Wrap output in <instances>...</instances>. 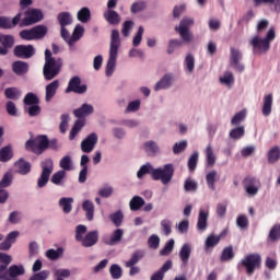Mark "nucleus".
<instances>
[{"label":"nucleus","mask_w":280,"mask_h":280,"mask_svg":"<svg viewBox=\"0 0 280 280\" xmlns=\"http://www.w3.org/2000/svg\"><path fill=\"white\" fill-rule=\"evenodd\" d=\"M198 156H199L198 151H195L188 159L189 172H196V167H198Z\"/></svg>","instance_id":"8fccbe9b"},{"label":"nucleus","mask_w":280,"mask_h":280,"mask_svg":"<svg viewBox=\"0 0 280 280\" xmlns=\"http://www.w3.org/2000/svg\"><path fill=\"white\" fill-rule=\"evenodd\" d=\"M74 240L80 242L83 248H91L100 242V233L97 231L86 233V225L80 224L75 228Z\"/></svg>","instance_id":"39448f33"},{"label":"nucleus","mask_w":280,"mask_h":280,"mask_svg":"<svg viewBox=\"0 0 280 280\" xmlns=\"http://www.w3.org/2000/svg\"><path fill=\"white\" fill-rule=\"evenodd\" d=\"M119 47H121V38L119 37V31L112 30L110 43H109V56L106 66V75H113L115 71V65H117V54H119Z\"/></svg>","instance_id":"7ed1b4c3"},{"label":"nucleus","mask_w":280,"mask_h":280,"mask_svg":"<svg viewBox=\"0 0 280 280\" xmlns=\"http://www.w3.org/2000/svg\"><path fill=\"white\" fill-rule=\"evenodd\" d=\"M4 97H7V100L16 101L21 97V90H19V88H7L4 90Z\"/></svg>","instance_id":"e433bc0d"},{"label":"nucleus","mask_w":280,"mask_h":280,"mask_svg":"<svg viewBox=\"0 0 280 280\" xmlns=\"http://www.w3.org/2000/svg\"><path fill=\"white\" fill-rule=\"evenodd\" d=\"M194 25V19L191 18H184L180 23L179 26L175 27V32H178L182 40H184V43H191V40H194V34L191 33V31H189V28Z\"/></svg>","instance_id":"9d476101"},{"label":"nucleus","mask_w":280,"mask_h":280,"mask_svg":"<svg viewBox=\"0 0 280 280\" xmlns=\"http://www.w3.org/2000/svg\"><path fill=\"white\" fill-rule=\"evenodd\" d=\"M145 205V199L141 196H133L129 201L130 211H140V209Z\"/></svg>","instance_id":"2f4dec72"},{"label":"nucleus","mask_w":280,"mask_h":280,"mask_svg":"<svg viewBox=\"0 0 280 280\" xmlns=\"http://www.w3.org/2000/svg\"><path fill=\"white\" fill-rule=\"evenodd\" d=\"M62 255V248L58 249H48L46 252V257L48 259H51V261H56V259H59V257Z\"/></svg>","instance_id":"680f3d73"},{"label":"nucleus","mask_w":280,"mask_h":280,"mask_svg":"<svg viewBox=\"0 0 280 280\" xmlns=\"http://www.w3.org/2000/svg\"><path fill=\"white\" fill-rule=\"evenodd\" d=\"M145 257V252L143 249H137L132 253L131 258L126 261V268H130L132 266H137L138 261H141Z\"/></svg>","instance_id":"c85d7f7f"},{"label":"nucleus","mask_w":280,"mask_h":280,"mask_svg":"<svg viewBox=\"0 0 280 280\" xmlns=\"http://www.w3.org/2000/svg\"><path fill=\"white\" fill-rule=\"evenodd\" d=\"M172 250H174V238H171L165 246L160 250V255L162 257H166L167 255H170L172 253Z\"/></svg>","instance_id":"4d7b16f0"},{"label":"nucleus","mask_w":280,"mask_h":280,"mask_svg":"<svg viewBox=\"0 0 280 280\" xmlns=\"http://www.w3.org/2000/svg\"><path fill=\"white\" fill-rule=\"evenodd\" d=\"M57 21L59 22L60 27H67V25H71V23H73V19L69 12L59 13Z\"/></svg>","instance_id":"72a5a7b5"},{"label":"nucleus","mask_w":280,"mask_h":280,"mask_svg":"<svg viewBox=\"0 0 280 280\" xmlns=\"http://www.w3.org/2000/svg\"><path fill=\"white\" fill-rule=\"evenodd\" d=\"M272 102H273L272 93L266 94L262 97L261 113H262L264 117H269V115L272 113Z\"/></svg>","instance_id":"aec40b11"},{"label":"nucleus","mask_w":280,"mask_h":280,"mask_svg":"<svg viewBox=\"0 0 280 280\" xmlns=\"http://www.w3.org/2000/svg\"><path fill=\"white\" fill-rule=\"evenodd\" d=\"M215 178H218V171H211L206 175V183L212 191H215Z\"/></svg>","instance_id":"79ce46f5"},{"label":"nucleus","mask_w":280,"mask_h":280,"mask_svg":"<svg viewBox=\"0 0 280 280\" xmlns=\"http://www.w3.org/2000/svg\"><path fill=\"white\" fill-rule=\"evenodd\" d=\"M21 13H18L12 20L8 16H0V30H12L21 23Z\"/></svg>","instance_id":"f3484780"},{"label":"nucleus","mask_w":280,"mask_h":280,"mask_svg":"<svg viewBox=\"0 0 280 280\" xmlns=\"http://www.w3.org/2000/svg\"><path fill=\"white\" fill-rule=\"evenodd\" d=\"M0 43L2 47L12 49L14 47V37L12 35H0Z\"/></svg>","instance_id":"49530a36"},{"label":"nucleus","mask_w":280,"mask_h":280,"mask_svg":"<svg viewBox=\"0 0 280 280\" xmlns=\"http://www.w3.org/2000/svg\"><path fill=\"white\" fill-rule=\"evenodd\" d=\"M185 191H198V183L196 180L188 178L184 184Z\"/></svg>","instance_id":"0e129e2a"},{"label":"nucleus","mask_w":280,"mask_h":280,"mask_svg":"<svg viewBox=\"0 0 280 280\" xmlns=\"http://www.w3.org/2000/svg\"><path fill=\"white\" fill-rule=\"evenodd\" d=\"M82 209L83 211H85V215L89 222L93 221V218L95 215V205H93V201L91 200L83 201Z\"/></svg>","instance_id":"c756f323"},{"label":"nucleus","mask_w":280,"mask_h":280,"mask_svg":"<svg viewBox=\"0 0 280 280\" xmlns=\"http://www.w3.org/2000/svg\"><path fill=\"white\" fill-rule=\"evenodd\" d=\"M178 255L182 261V266H187L189 264V257H191V245L187 243L184 244L179 249Z\"/></svg>","instance_id":"5701e85b"},{"label":"nucleus","mask_w":280,"mask_h":280,"mask_svg":"<svg viewBox=\"0 0 280 280\" xmlns=\"http://www.w3.org/2000/svg\"><path fill=\"white\" fill-rule=\"evenodd\" d=\"M33 30V37L35 40L43 39L44 36H47V26L45 25H37L32 27Z\"/></svg>","instance_id":"c9c22d12"},{"label":"nucleus","mask_w":280,"mask_h":280,"mask_svg":"<svg viewBox=\"0 0 280 280\" xmlns=\"http://www.w3.org/2000/svg\"><path fill=\"white\" fill-rule=\"evenodd\" d=\"M73 198L62 197L59 200V207L62 208L63 213H69L73 209Z\"/></svg>","instance_id":"58836bf2"},{"label":"nucleus","mask_w":280,"mask_h":280,"mask_svg":"<svg viewBox=\"0 0 280 280\" xmlns=\"http://www.w3.org/2000/svg\"><path fill=\"white\" fill-rule=\"evenodd\" d=\"M77 19L81 23H89L91 21V10L86 7H83L78 13Z\"/></svg>","instance_id":"4c0bfd02"},{"label":"nucleus","mask_w":280,"mask_h":280,"mask_svg":"<svg viewBox=\"0 0 280 280\" xmlns=\"http://www.w3.org/2000/svg\"><path fill=\"white\" fill-rule=\"evenodd\" d=\"M145 174H150L154 180H161L163 185H167L174 178V164H165L163 168H154L152 164L142 165L137 172V177L142 178Z\"/></svg>","instance_id":"f257e3e1"},{"label":"nucleus","mask_w":280,"mask_h":280,"mask_svg":"<svg viewBox=\"0 0 280 280\" xmlns=\"http://www.w3.org/2000/svg\"><path fill=\"white\" fill-rule=\"evenodd\" d=\"M121 240H124V230L116 229L109 236L105 244L107 246H117V244H121Z\"/></svg>","instance_id":"4be33fe9"},{"label":"nucleus","mask_w":280,"mask_h":280,"mask_svg":"<svg viewBox=\"0 0 280 280\" xmlns=\"http://www.w3.org/2000/svg\"><path fill=\"white\" fill-rule=\"evenodd\" d=\"M186 69L189 73H194V68L196 67V59L194 55L189 54L186 56L185 59Z\"/></svg>","instance_id":"13d9d810"},{"label":"nucleus","mask_w":280,"mask_h":280,"mask_svg":"<svg viewBox=\"0 0 280 280\" xmlns=\"http://www.w3.org/2000/svg\"><path fill=\"white\" fill-rule=\"evenodd\" d=\"M49 277V271L43 270L38 273L33 275L28 280H47Z\"/></svg>","instance_id":"774afa93"},{"label":"nucleus","mask_w":280,"mask_h":280,"mask_svg":"<svg viewBox=\"0 0 280 280\" xmlns=\"http://www.w3.org/2000/svg\"><path fill=\"white\" fill-rule=\"evenodd\" d=\"M12 256L0 253V280H21L25 275V266L11 265Z\"/></svg>","instance_id":"f03ea898"},{"label":"nucleus","mask_w":280,"mask_h":280,"mask_svg":"<svg viewBox=\"0 0 280 280\" xmlns=\"http://www.w3.org/2000/svg\"><path fill=\"white\" fill-rule=\"evenodd\" d=\"M24 106H33L35 104H40V98L32 92L27 93L23 98Z\"/></svg>","instance_id":"a19ab883"},{"label":"nucleus","mask_w":280,"mask_h":280,"mask_svg":"<svg viewBox=\"0 0 280 280\" xmlns=\"http://www.w3.org/2000/svg\"><path fill=\"white\" fill-rule=\"evenodd\" d=\"M206 156H207V164L210 167H213L215 165V154L213 153V147L209 144L206 149Z\"/></svg>","instance_id":"09e8293b"},{"label":"nucleus","mask_w":280,"mask_h":280,"mask_svg":"<svg viewBox=\"0 0 280 280\" xmlns=\"http://www.w3.org/2000/svg\"><path fill=\"white\" fill-rule=\"evenodd\" d=\"M25 110L28 113L30 117H38L42 109L38 106V104H35V105H28V107H25Z\"/></svg>","instance_id":"69168bd1"},{"label":"nucleus","mask_w":280,"mask_h":280,"mask_svg":"<svg viewBox=\"0 0 280 280\" xmlns=\"http://www.w3.org/2000/svg\"><path fill=\"white\" fill-rule=\"evenodd\" d=\"M177 47H183V42L180 39H171L168 42V48H167V54H174V51L177 49Z\"/></svg>","instance_id":"e2e57ef3"},{"label":"nucleus","mask_w":280,"mask_h":280,"mask_svg":"<svg viewBox=\"0 0 280 280\" xmlns=\"http://www.w3.org/2000/svg\"><path fill=\"white\" fill-rule=\"evenodd\" d=\"M246 133V130L244 127H236L230 131V138L234 140H240L244 135Z\"/></svg>","instance_id":"603ef678"},{"label":"nucleus","mask_w":280,"mask_h":280,"mask_svg":"<svg viewBox=\"0 0 280 280\" xmlns=\"http://www.w3.org/2000/svg\"><path fill=\"white\" fill-rule=\"evenodd\" d=\"M60 88V81L55 80L50 82L48 85H46V102H50L56 97V93H58V89Z\"/></svg>","instance_id":"412c9836"},{"label":"nucleus","mask_w":280,"mask_h":280,"mask_svg":"<svg viewBox=\"0 0 280 280\" xmlns=\"http://www.w3.org/2000/svg\"><path fill=\"white\" fill-rule=\"evenodd\" d=\"M15 58L28 59L36 54L33 45H18L13 49Z\"/></svg>","instance_id":"2eb2a0df"},{"label":"nucleus","mask_w":280,"mask_h":280,"mask_svg":"<svg viewBox=\"0 0 280 280\" xmlns=\"http://www.w3.org/2000/svg\"><path fill=\"white\" fill-rule=\"evenodd\" d=\"M71 164H72V162H71L70 155L63 156L59 162V166L61 167V171H63V172H70Z\"/></svg>","instance_id":"5fc2aeb1"},{"label":"nucleus","mask_w":280,"mask_h":280,"mask_svg":"<svg viewBox=\"0 0 280 280\" xmlns=\"http://www.w3.org/2000/svg\"><path fill=\"white\" fill-rule=\"evenodd\" d=\"M15 168L18 170V174L25 176L32 172V164L25 161V159L21 158L19 161L14 163Z\"/></svg>","instance_id":"b1692460"},{"label":"nucleus","mask_w":280,"mask_h":280,"mask_svg":"<svg viewBox=\"0 0 280 280\" xmlns=\"http://www.w3.org/2000/svg\"><path fill=\"white\" fill-rule=\"evenodd\" d=\"M172 86V74H165L154 86V91L170 89Z\"/></svg>","instance_id":"473e14b6"},{"label":"nucleus","mask_w":280,"mask_h":280,"mask_svg":"<svg viewBox=\"0 0 280 280\" xmlns=\"http://www.w3.org/2000/svg\"><path fill=\"white\" fill-rule=\"evenodd\" d=\"M145 8H147L145 1L133 2L131 4L130 11L132 14H138V12H143Z\"/></svg>","instance_id":"bf43d9fd"},{"label":"nucleus","mask_w":280,"mask_h":280,"mask_svg":"<svg viewBox=\"0 0 280 280\" xmlns=\"http://www.w3.org/2000/svg\"><path fill=\"white\" fill-rule=\"evenodd\" d=\"M66 177H67V171L60 170L55 174H52L50 178V183H52V185H62V180H65Z\"/></svg>","instance_id":"37998d69"},{"label":"nucleus","mask_w":280,"mask_h":280,"mask_svg":"<svg viewBox=\"0 0 280 280\" xmlns=\"http://www.w3.org/2000/svg\"><path fill=\"white\" fill-rule=\"evenodd\" d=\"M235 258V252L233 250V245H229L228 247L223 248L220 261H231V259Z\"/></svg>","instance_id":"f704fd0d"},{"label":"nucleus","mask_w":280,"mask_h":280,"mask_svg":"<svg viewBox=\"0 0 280 280\" xmlns=\"http://www.w3.org/2000/svg\"><path fill=\"white\" fill-rule=\"evenodd\" d=\"M97 133L92 132L90 133L82 142H81V150L85 152V154H91L92 150H95V145H97Z\"/></svg>","instance_id":"dca6fc26"},{"label":"nucleus","mask_w":280,"mask_h":280,"mask_svg":"<svg viewBox=\"0 0 280 280\" xmlns=\"http://www.w3.org/2000/svg\"><path fill=\"white\" fill-rule=\"evenodd\" d=\"M238 268H245L246 275L253 277L255 270L261 268V255L258 253L247 254L240 262Z\"/></svg>","instance_id":"6e6552de"},{"label":"nucleus","mask_w":280,"mask_h":280,"mask_svg":"<svg viewBox=\"0 0 280 280\" xmlns=\"http://www.w3.org/2000/svg\"><path fill=\"white\" fill-rule=\"evenodd\" d=\"M172 260H166L164 262V265L159 269V271L154 272L151 276V280H163L165 279V272H167V270H172Z\"/></svg>","instance_id":"393cba45"},{"label":"nucleus","mask_w":280,"mask_h":280,"mask_svg":"<svg viewBox=\"0 0 280 280\" xmlns=\"http://www.w3.org/2000/svg\"><path fill=\"white\" fill-rule=\"evenodd\" d=\"M243 188L247 196H257L259 194V179L253 176H246L243 179Z\"/></svg>","instance_id":"ddd939ff"},{"label":"nucleus","mask_w":280,"mask_h":280,"mask_svg":"<svg viewBox=\"0 0 280 280\" xmlns=\"http://www.w3.org/2000/svg\"><path fill=\"white\" fill-rule=\"evenodd\" d=\"M221 84H225V86H231L235 82V78L233 77V72L225 71L223 77L220 78Z\"/></svg>","instance_id":"3c124183"},{"label":"nucleus","mask_w":280,"mask_h":280,"mask_svg":"<svg viewBox=\"0 0 280 280\" xmlns=\"http://www.w3.org/2000/svg\"><path fill=\"white\" fill-rule=\"evenodd\" d=\"M271 242H279L280 240V223L272 225L268 235Z\"/></svg>","instance_id":"a18cd8bd"},{"label":"nucleus","mask_w":280,"mask_h":280,"mask_svg":"<svg viewBox=\"0 0 280 280\" xmlns=\"http://www.w3.org/2000/svg\"><path fill=\"white\" fill-rule=\"evenodd\" d=\"M103 16L109 25H119L121 23V16L115 10H106Z\"/></svg>","instance_id":"6ab92c4d"},{"label":"nucleus","mask_w":280,"mask_h":280,"mask_svg":"<svg viewBox=\"0 0 280 280\" xmlns=\"http://www.w3.org/2000/svg\"><path fill=\"white\" fill-rule=\"evenodd\" d=\"M25 150L40 156V154L49 150V138L45 135H40L34 139H30L25 142Z\"/></svg>","instance_id":"0eeeda50"},{"label":"nucleus","mask_w":280,"mask_h":280,"mask_svg":"<svg viewBox=\"0 0 280 280\" xmlns=\"http://www.w3.org/2000/svg\"><path fill=\"white\" fill-rule=\"evenodd\" d=\"M209 220V212L205 210L199 211V217L197 221V229L198 231H207L208 223L207 221Z\"/></svg>","instance_id":"7c9ffc66"},{"label":"nucleus","mask_w":280,"mask_h":280,"mask_svg":"<svg viewBox=\"0 0 280 280\" xmlns=\"http://www.w3.org/2000/svg\"><path fill=\"white\" fill-rule=\"evenodd\" d=\"M42 174L37 179V187L43 189L49 183V176L54 173V160L51 158L45 159L40 162Z\"/></svg>","instance_id":"1a4fd4ad"},{"label":"nucleus","mask_w":280,"mask_h":280,"mask_svg":"<svg viewBox=\"0 0 280 280\" xmlns=\"http://www.w3.org/2000/svg\"><path fill=\"white\" fill-rule=\"evenodd\" d=\"M12 185V172H7L0 180V189H5Z\"/></svg>","instance_id":"6e6d98bb"},{"label":"nucleus","mask_w":280,"mask_h":280,"mask_svg":"<svg viewBox=\"0 0 280 280\" xmlns=\"http://www.w3.org/2000/svg\"><path fill=\"white\" fill-rule=\"evenodd\" d=\"M93 105L84 103L81 107L73 110V115L77 116L79 119H82V117L93 115Z\"/></svg>","instance_id":"cd10ccee"},{"label":"nucleus","mask_w":280,"mask_h":280,"mask_svg":"<svg viewBox=\"0 0 280 280\" xmlns=\"http://www.w3.org/2000/svg\"><path fill=\"white\" fill-rule=\"evenodd\" d=\"M14 159V151L12 150V145L8 144L0 149V163H8Z\"/></svg>","instance_id":"a878e982"},{"label":"nucleus","mask_w":280,"mask_h":280,"mask_svg":"<svg viewBox=\"0 0 280 280\" xmlns=\"http://www.w3.org/2000/svg\"><path fill=\"white\" fill-rule=\"evenodd\" d=\"M160 244H161V238L156 234H152L148 240V246L149 248H153V250H156Z\"/></svg>","instance_id":"052dcab7"},{"label":"nucleus","mask_w":280,"mask_h":280,"mask_svg":"<svg viewBox=\"0 0 280 280\" xmlns=\"http://www.w3.org/2000/svg\"><path fill=\"white\" fill-rule=\"evenodd\" d=\"M62 70V59H56L51 56V50H45V63L43 68L44 79L54 80Z\"/></svg>","instance_id":"20e7f679"},{"label":"nucleus","mask_w":280,"mask_h":280,"mask_svg":"<svg viewBox=\"0 0 280 280\" xmlns=\"http://www.w3.org/2000/svg\"><path fill=\"white\" fill-rule=\"evenodd\" d=\"M277 38V32L275 27L269 28L265 38H260L259 36H254L249 44L254 49V54H261V51H268L270 49V43Z\"/></svg>","instance_id":"423d86ee"},{"label":"nucleus","mask_w":280,"mask_h":280,"mask_svg":"<svg viewBox=\"0 0 280 280\" xmlns=\"http://www.w3.org/2000/svg\"><path fill=\"white\" fill-rule=\"evenodd\" d=\"M83 36H84V26L77 25L73 30L70 43H72V45H75V43H78V40H80V38H82Z\"/></svg>","instance_id":"ea45409f"},{"label":"nucleus","mask_w":280,"mask_h":280,"mask_svg":"<svg viewBox=\"0 0 280 280\" xmlns=\"http://www.w3.org/2000/svg\"><path fill=\"white\" fill-rule=\"evenodd\" d=\"M11 68L13 73L19 77L27 75V73H30V63L26 61H14Z\"/></svg>","instance_id":"a211bd4d"},{"label":"nucleus","mask_w":280,"mask_h":280,"mask_svg":"<svg viewBox=\"0 0 280 280\" xmlns=\"http://www.w3.org/2000/svg\"><path fill=\"white\" fill-rule=\"evenodd\" d=\"M24 14L25 16L20 22V27H30V25L39 23V21H43V19H45L43 11H40L39 9H28L25 11Z\"/></svg>","instance_id":"9b49d317"},{"label":"nucleus","mask_w":280,"mask_h":280,"mask_svg":"<svg viewBox=\"0 0 280 280\" xmlns=\"http://www.w3.org/2000/svg\"><path fill=\"white\" fill-rule=\"evenodd\" d=\"M86 84H82V79L80 77H73L70 79L66 93H77L78 95H83L86 92Z\"/></svg>","instance_id":"4468645a"},{"label":"nucleus","mask_w":280,"mask_h":280,"mask_svg":"<svg viewBox=\"0 0 280 280\" xmlns=\"http://www.w3.org/2000/svg\"><path fill=\"white\" fill-rule=\"evenodd\" d=\"M268 163H277L280 159V148L273 147L268 152Z\"/></svg>","instance_id":"c03bdc74"},{"label":"nucleus","mask_w":280,"mask_h":280,"mask_svg":"<svg viewBox=\"0 0 280 280\" xmlns=\"http://www.w3.org/2000/svg\"><path fill=\"white\" fill-rule=\"evenodd\" d=\"M109 219L112 220L113 224H115V226H121V222H124V213L118 210L115 213H112Z\"/></svg>","instance_id":"864d4df0"},{"label":"nucleus","mask_w":280,"mask_h":280,"mask_svg":"<svg viewBox=\"0 0 280 280\" xmlns=\"http://www.w3.org/2000/svg\"><path fill=\"white\" fill-rule=\"evenodd\" d=\"M242 58H244V55L241 49L235 47L230 48V66H232L238 73H244V69H246L244 63H242Z\"/></svg>","instance_id":"f8f14e48"},{"label":"nucleus","mask_w":280,"mask_h":280,"mask_svg":"<svg viewBox=\"0 0 280 280\" xmlns=\"http://www.w3.org/2000/svg\"><path fill=\"white\" fill-rule=\"evenodd\" d=\"M222 240V235H215V234H210L205 242V250H213L218 244H220V241Z\"/></svg>","instance_id":"bb28decb"},{"label":"nucleus","mask_w":280,"mask_h":280,"mask_svg":"<svg viewBox=\"0 0 280 280\" xmlns=\"http://www.w3.org/2000/svg\"><path fill=\"white\" fill-rule=\"evenodd\" d=\"M238 229H248V218L246 214H240L236 219Z\"/></svg>","instance_id":"338daca9"},{"label":"nucleus","mask_w":280,"mask_h":280,"mask_svg":"<svg viewBox=\"0 0 280 280\" xmlns=\"http://www.w3.org/2000/svg\"><path fill=\"white\" fill-rule=\"evenodd\" d=\"M109 275L112 276V279H121V276L124 275V270L119 265L114 264L109 268Z\"/></svg>","instance_id":"de8ad7c7"}]
</instances>
